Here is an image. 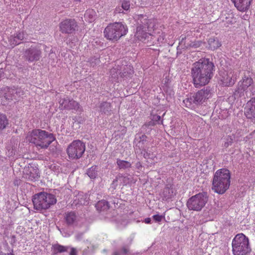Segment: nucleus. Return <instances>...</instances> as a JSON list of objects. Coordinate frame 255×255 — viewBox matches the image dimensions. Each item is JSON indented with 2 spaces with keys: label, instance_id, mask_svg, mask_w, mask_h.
<instances>
[{
  "label": "nucleus",
  "instance_id": "1",
  "mask_svg": "<svg viewBox=\"0 0 255 255\" xmlns=\"http://www.w3.org/2000/svg\"><path fill=\"white\" fill-rule=\"evenodd\" d=\"M214 65L209 59H201L193 64L191 75L196 88L208 84L213 76Z\"/></svg>",
  "mask_w": 255,
  "mask_h": 255
},
{
  "label": "nucleus",
  "instance_id": "2",
  "mask_svg": "<svg viewBox=\"0 0 255 255\" xmlns=\"http://www.w3.org/2000/svg\"><path fill=\"white\" fill-rule=\"evenodd\" d=\"M27 138L30 142L40 148H47L55 139L52 133L40 129H33L29 132Z\"/></svg>",
  "mask_w": 255,
  "mask_h": 255
},
{
  "label": "nucleus",
  "instance_id": "3",
  "mask_svg": "<svg viewBox=\"0 0 255 255\" xmlns=\"http://www.w3.org/2000/svg\"><path fill=\"white\" fill-rule=\"evenodd\" d=\"M231 175L229 170L222 168L215 173L212 181V190L219 194H224L230 185Z\"/></svg>",
  "mask_w": 255,
  "mask_h": 255
},
{
  "label": "nucleus",
  "instance_id": "4",
  "mask_svg": "<svg viewBox=\"0 0 255 255\" xmlns=\"http://www.w3.org/2000/svg\"><path fill=\"white\" fill-rule=\"evenodd\" d=\"M136 19L138 26L135 36L139 40L144 42L154 30V23L152 19H148L145 15H138Z\"/></svg>",
  "mask_w": 255,
  "mask_h": 255
},
{
  "label": "nucleus",
  "instance_id": "5",
  "mask_svg": "<svg viewBox=\"0 0 255 255\" xmlns=\"http://www.w3.org/2000/svg\"><path fill=\"white\" fill-rule=\"evenodd\" d=\"M128 28L127 25L120 22L110 23L105 28V37L112 41H117L122 36L127 34Z\"/></svg>",
  "mask_w": 255,
  "mask_h": 255
},
{
  "label": "nucleus",
  "instance_id": "6",
  "mask_svg": "<svg viewBox=\"0 0 255 255\" xmlns=\"http://www.w3.org/2000/svg\"><path fill=\"white\" fill-rule=\"evenodd\" d=\"M57 200L53 194L46 192H40L35 194L32 198L34 209L42 212L56 204Z\"/></svg>",
  "mask_w": 255,
  "mask_h": 255
},
{
  "label": "nucleus",
  "instance_id": "7",
  "mask_svg": "<svg viewBox=\"0 0 255 255\" xmlns=\"http://www.w3.org/2000/svg\"><path fill=\"white\" fill-rule=\"evenodd\" d=\"M212 95V89L209 87H205L199 90L193 96H190L183 100L185 106L189 108H194L195 106L200 105L210 98Z\"/></svg>",
  "mask_w": 255,
  "mask_h": 255
},
{
  "label": "nucleus",
  "instance_id": "8",
  "mask_svg": "<svg viewBox=\"0 0 255 255\" xmlns=\"http://www.w3.org/2000/svg\"><path fill=\"white\" fill-rule=\"evenodd\" d=\"M232 245L234 255H248L251 251L248 238L242 233L235 236Z\"/></svg>",
  "mask_w": 255,
  "mask_h": 255
},
{
  "label": "nucleus",
  "instance_id": "9",
  "mask_svg": "<svg viewBox=\"0 0 255 255\" xmlns=\"http://www.w3.org/2000/svg\"><path fill=\"white\" fill-rule=\"evenodd\" d=\"M207 201V194L205 192L199 193L188 199L186 205L189 210L200 211L205 206Z\"/></svg>",
  "mask_w": 255,
  "mask_h": 255
},
{
  "label": "nucleus",
  "instance_id": "10",
  "mask_svg": "<svg viewBox=\"0 0 255 255\" xmlns=\"http://www.w3.org/2000/svg\"><path fill=\"white\" fill-rule=\"evenodd\" d=\"M86 149L85 144L80 140H74L67 148V153L69 158L78 159L84 154Z\"/></svg>",
  "mask_w": 255,
  "mask_h": 255
},
{
  "label": "nucleus",
  "instance_id": "11",
  "mask_svg": "<svg viewBox=\"0 0 255 255\" xmlns=\"http://www.w3.org/2000/svg\"><path fill=\"white\" fill-rule=\"evenodd\" d=\"M253 84V79L249 76L245 75L238 83V87L236 89L234 95L235 98L238 99L245 96V92Z\"/></svg>",
  "mask_w": 255,
  "mask_h": 255
},
{
  "label": "nucleus",
  "instance_id": "12",
  "mask_svg": "<svg viewBox=\"0 0 255 255\" xmlns=\"http://www.w3.org/2000/svg\"><path fill=\"white\" fill-rule=\"evenodd\" d=\"M59 30L63 34H70L75 32L78 27L74 19H66L59 23Z\"/></svg>",
  "mask_w": 255,
  "mask_h": 255
},
{
  "label": "nucleus",
  "instance_id": "13",
  "mask_svg": "<svg viewBox=\"0 0 255 255\" xmlns=\"http://www.w3.org/2000/svg\"><path fill=\"white\" fill-rule=\"evenodd\" d=\"M59 108L62 110H74L76 111H81L82 108L79 104L72 99H70L67 96H65L59 100Z\"/></svg>",
  "mask_w": 255,
  "mask_h": 255
},
{
  "label": "nucleus",
  "instance_id": "14",
  "mask_svg": "<svg viewBox=\"0 0 255 255\" xmlns=\"http://www.w3.org/2000/svg\"><path fill=\"white\" fill-rule=\"evenodd\" d=\"M42 52L38 46H31L24 52V59L29 62L38 61L41 57Z\"/></svg>",
  "mask_w": 255,
  "mask_h": 255
},
{
  "label": "nucleus",
  "instance_id": "15",
  "mask_svg": "<svg viewBox=\"0 0 255 255\" xmlns=\"http://www.w3.org/2000/svg\"><path fill=\"white\" fill-rule=\"evenodd\" d=\"M23 177L28 181H35L40 177V173L36 166L29 164L23 171Z\"/></svg>",
  "mask_w": 255,
  "mask_h": 255
},
{
  "label": "nucleus",
  "instance_id": "16",
  "mask_svg": "<svg viewBox=\"0 0 255 255\" xmlns=\"http://www.w3.org/2000/svg\"><path fill=\"white\" fill-rule=\"evenodd\" d=\"M148 137L144 134L140 135L136 134L134 139V143L136 149H139L141 152L145 151L149 147V142L147 140Z\"/></svg>",
  "mask_w": 255,
  "mask_h": 255
},
{
  "label": "nucleus",
  "instance_id": "17",
  "mask_svg": "<svg viewBox=\"0 0 255 255\" xmlns=\"http://www.w3.org/2000/svg\"><path fill=\"white\" fill-rule=\"evenodd\" d=\"M220 76V84L223 86H231L234 84V72L232 70L222 72Z\"/></svg>",
  "mask_w": 255,
  "mask_h": 255
},
{
  "label": "nucleus",
  "instance_id": "18",
  "mask_svg": "<svg viewBox=\"0 0 255 255\" xmlns=\"http://www.w3.org/2000/svg\"><path fill=\"white\" fill-rule=\"evenodd\" d=\"M175 194V191L173 189V185L171 184H168L161 190L159 196L162 200L168 201L173 197Z\"/></svg>",
  "mask_w": 255,
  "mask_h": 255
},
{
  "label": "nucleus",
  "instance_id": "19",
  "mask_svg": "<svg viewBox=\"0 0 255 255\" xmlns=\"http://www.w3.org/2000/svg\"><path fill=\"white\" fill-rule=\"evenodd\" d=\"M245 115L251 120H255V98H251L245 107Z\"/></svg>",
  "mask_w": 255,
  "mask_h": 255
},
{
  "label": "nucleus",
  "instance_id": "20",
  "mask_svg": "<svg viewBox=\"0 0 255 255\" xmlns=\"http://www.w3.org/2000/svg\"><path fill=\"white\" fill-rule=\"evenodd\" d=\"M25 33L23 31H19L11 35L9 38V43L10 46L14 47L21 43L24 39Z\"/></svg>",
  "mask_w": 255,
  "mask_h": 255
},
{
  "label": "nucleus",
  "instance_id": "21",
  "mask_svg": "<svg viewBox=\"0 0 255 255\" xmlns=\"http://www.w3.org/2000/svg\"><path fill=\"white\" fill-rule=\"evenodd\" d=\"M218 20L219 23L225 27H228L235 22L233 15L227 12H222Z\"/></svg>",
  "mask_w": 255,
  "mask_h": 255
},
{
  "label": "nucleus",
  "instance_id": "22",
  "mask_svg": "<svg viewBox=\"0 0 255 255\" xmlns=\"http://www.w3.org/2000/svg\"><path fill=\"white\" fill-rule=\"evenodd\" d=\"M237 8L241 11L248 10L253 0H231Z\"/></svg>",
  "mask_w": 255,
  "mask_h": 255
},
{
  "label": "nucleus",
  "instance_id": "23",
  "mask_svg": "<svg viewBox=\"0 0 255 255\" xmlns=\"http://www.w3.org/2000/svg\"><path fill=\"white\" fill-rule=\"evenodd\" d=\"M131 240L128 244H124L119 251H115L113 255H126L130 254V246L131 244Z\"/></svg>",
  "mask_w": 255,
  "mask_h": 255
},
{
  "label": "nucleus",
  "instance_id": "24",
  "mask_svg": "<svg viewBox=\"0 0 255 255\" xmlns=\"http://www.w3.org/2000/svg\"><path fill=\"white\" fill-rule=\"evenodd\" d=\"M95 207L99 212H102L109 210L110 206L108 201L105 200H101L96 203Z\"/></svg>",
  "mask_w": 255,
  "mask_h": 255
},
{
  "label": "nucleus",
  "instance_id": "25",
  "mask_svg": "<svg viewBox=\"0 0 255 255\" xmlns=\"http://www.w3.org/2000/svg\"><path fill=\"white\" fill-rule=\"evenodd\" d=\"M100 112L106 115H110L112 111V106L110 103L106 101L102 102L99 105Z\"/></svg>",
  "mask_w": 255,
  "mask_h": 255
},
{
  "label": "nucleus",
  "instance_id": "26",
  "mask_svg": "<svg viewBox=\"0 0 255 255\" xmlns=\"http://www.w3.org/2000/svg\"><path fill=\"white\" fill-rule=\"evenodd\" d=\"M64 219L68 225H72L76 221L77 216L74 212H67L65 214Z\"/></svg>",
  "mask_w": 255,
  "mask_h": 255
},
{
  "label": "nucleus",
  "instance_id": "27",
  "mask_svg": "<svg viewBox=\"0 0 255 255\" xmlns=\"http://www.w3.org/2000/svg\"><path fill=\"white\" fill-rule=\"evenodd\" d=\"M117 179H118L120 186L124 187L129 184L132 181V178L128 176H124L122 174H119L117 176Z\"/></svg>",
  "mask_w": 255,
  "mask_h": 255
},
{
  "label": "nucleus",
  "instance_id": "28",
  "mask_svg": "<svg viewBox=\"0 0 255 255\" xmlns=\"http://www.w3.org/2000/svg\"><path fill=\"white\" fill-rule=\"evenodd\" d=\"M209 48L214 50L221 46V43L217 38H210L208 41Z\"/></svg>",
  "mask_w": 255,
  "mask_h": 255
},
{
  "label": "nucleus",
  "instance_id": "29",
  "mask_svg": "<svg viewBox=\"0 0 255 255\" xmlns=\"http://www.w3.org/2000/svg\"><path fill=\"white\" fill-rule=\"evenodd\" d=\"M69 248V247L68 246H63L58 244L52 246L53 252L54 254L66 252Z\"/></svg>",
  "mask_w": 255,
  "mask_h": 255
},
{
  "label": "nucleus",
  "instance_id": "30",
  "mask_svg": "<svg viewBox=\"0 0 255 255\" xmlns=\"http://www.w3.org/2000/svg\"><path fill=\"white\" fill-rule=\"evenodd\" d=\"M117 164L120 169H126L131 167V164L126 160L117 159Z\"/></svg>",
  "mask_w": 255,
  "mask_h": 255
},
{
  "label": "nucleus",
  "instance_id": "31",
  "mask_svg": "<svg viewBox=\"0 0 255 255\" xmlns=\"http://www.w3.org/2000/svg\"><path fill=\"white\" fill-rule=\"evenodd\" d=\"M85 18L89 22H92L95 18V12L93 9L87 10L85 13Z\"/></svg>",
  "mask_w": 255,
  "mask_h": 255
},
{
  "label": "nucleus",
  "instance_id": "32",
  "mask_svg": "<svg viewBox=\"0 0 255 255\" xmlns=\"http://www.w3.org/2000/svg\"><path fill=\"white\" fill-rule=\"evenodd\" d=\"M87 174L90 178H95L97 175V166H93L89 168L87 171Z\"/></svg>",
  "mask_w": 255,
  "mask_h": 255
},
{
  "label": "nucleus",
  "instance_id": "33",
  "mask_svg": "<svg viewBox=\"0 0 255 255\" xmlns=\"http://www.w3.org/2000/svg\"><path fill=\"white\" fill-rule=\"evenodd\" d=\"M203 42L202 41L198 40V41H190V43H188L187 45H184L185 48H197L200 47Z\"/></svg>",
  "mask_w": 255,
  "mask_h": 255
},
{
  "label": "nucleus",
  "instance_id": "34",
  "mask_svg": "<svg viewBox=\"0 0 255 255\" xmlns=\"http://www.w3.org/2000/svg\"><path fill=\"white\" fill-rule=\"evenodd\" d=\"M224 147L227 148L230 145H232L233 141L235 139V135L232 134L231 135H228L225 138Z\"/></svg>",
  "mask_w": 255,
  "mask_h": 255
},
{
  "label": "nucleus",
  "instance_id": "35",
  "mask_svg": "<svg viewBox=\"0 0 255 255\" xmlns=\"http://www.w3.org/2000/svg\"><path fill=\"white\" fill-rule=\"evenodd\" d=\"M7 120L5 115L0 114V129H3L7 125Z\"/></svg>",
  "mask_w": 255,
  "mask_h": 255
},
{
  "label": "nucleus",
  "instance_id": "36",
  "mask_svg": "<svg viewBox=\"0 0 255 255\" xmlns=\"http://www.w3.org/2000/svg\"><path fill=\"white\" fill-rule=\"evenodd\" d=\"M150 119L156 124H163V121H160L161 117L159 115H151Z\"/></svg>",
  "mask_w": 255,
  "mask_h": 255
},
{
  "label": "nucleus",
  "instance_id": "37",
  "mask_svg": "<svg viewBox=\"0 0 255 255\" xmlns=\"http://www.w3.org/2000/svg\"><path fill=\"white\" fill-rule=\"evenodd\" d=\"M130 6V1L128 0H124L122 2V7L126 11L129 9Z\"/></svg>",
  "mask_w": 255,
  "mask_h": 255
},
{
  "label": "nucleus",
  "instance_id": "38",
  "mask_svg": "<svg viewBox=\"0 0 255 255\" xmlns=\"http://www.w3.org/2000/svg\"><path fill=\"white\" fill-rule=\"evenodd\" d=\"M91 67H94L100 63V59L98 58L92 57L89 61Z\"/></svg>",
  "mask_w": 255,
  "mask_h": 255
},
{
  "label": "nucleus",
  "instance_id": "39",
  "mask_svg": "<svg viewBox=\"0 0 255 255\" xmlns=\"http://www.w3.org/2000/svg\"><path fill=\"white\" fill-rule=\"evenodd\" d=\"M155 125H156V123H154V122H153L152 120H151L150 121L148 122H146L145 123L142 127H141V129H142V130H145V128H149V127H152V126H155Z\"/></svg>",
  "mask_w": 255,
  "mask_h": 255
},
{
  "label": "nucleus",
  "instance_id": "40",
  "mask_svg": "<svg viewBox=\"0 0 255 255\" xmlns=\"http://www.w3.org/2000/svg\"><path fill=\"white\" fill-rule=\"evenodd\" d=\"M119 183V181L118 179H117L116 177V178L113 181V182L111 185V188L113 189V190H115L118 187Z\"/></svg>",
  "mask_w": 255,
  "mask_h": 255
},
{
  "label": "nucleus",
  "instance_id": "41",
  "mask_svg": "<svg viewBox=\"0 0 255 255\" xmlns=\"http://www.w3.org/2000/svg\"><path fill=\"white\" fill-rule=\"evenodd\" d=\"M164 218V216H162V215H155L154 216H153V220L156 221V222H160L162 219L163 218Z\"/></svg>",
  "mask_w": 255,
  "mask_h": 255
},
{
  "label": "nucleus",
  "instance_id": "42",
  "mask_svg": "<svg viewBox=\"0 0 255 255\" xmlns=\"http://www.w3.org/2000/svg\"><path fill=\"white\" fill-rule=\"evenodd\" d=\"M110 74L112 75V77L116 78L118 76L117 71L116 69L113 68L110 70Z\"/></svg>",
  "mask_w": 255,
  "mask_h": 255
},
{
  "label": "nucleus",
  "instance_id": "43",
  "mask_svg": "<svg viewBox=\"0 0 255 255\" xmlns=\"http://www.w3.org/2000/svg\"><path fill=\"white\" fill-rule=\"evenodd\" d=\"M115 13H124V9L122 6H117L115 9Z\"/></svg>",
  "mask_w": 255,
  "mask_h": 255
},
{
  "label": "nucleus",
  "instance_id": "44",
  "mask_svg": "<svg viewBox=\"0 0 255 255\" xmlns=\"http://www.w3.org/2000/svg\"><path fill=\"white\" fill-rule=\"evenodd\" d=\"M70 255H77V251L75 248H71Z\"/></svg>",
  "mask_w": 255,
  "mask_h": 255
},
{
  "label": "nucleus",
  "instance_id": "45",
  "mask_svg": "<svg viewBox=\"0 0 255 255\" xmlns=\"http://www.w3.org/2000/svg\"><path fill=\"white\" fill-rule=\"evenodd\" d=\"M16 243V238L14 235L11 236V244L14 245Z\"/></svg>",
  "mask_w": 255,
  "mask_h": 255
},
{
  "label": "nucleus",
  "instance_id": "46",
  "mask_svg": "<svg viewBox=\"0 0 255 255\" xmlns=\"http://www.w3.org/2000/svg\"><path fill=\"white\" fill-rule=\"evenodd\" d=\"M250 90L253 95L255 94V86L252 85Z\"/></svg>",
  "mask_w": 255,
  "mask_h": 255
},
{
  "label": "nucleus",
  "instance_id": "47",
  "mask_svg": "<svg viewBox=\"0 0 255 255\" xmlns=\"http://www.w3.org/2000/svg\"><path fill=\"white\" fill-rule=\"evenodd\" d=\"M151 222V219L149 218H147L145 219V223L147 224H149Z\"/></svg>",
  "mask_w": 255,
  "mask_h": 255
},
{
  "label": "nucleus",
  "instance_id": "48",
  "mask_svg": "<svg viewBox=\"0 0 255 255\" xmlns=\"http://www.w3.org/2000/svg\"><path fill=\"white\" fill-rule=\"evenodd\" d=\"M145 153H144L143 154V156L145 158H149V154L148 153H147V152L146 151V150L145 151H144Z\"/></svg>",
  "mask_w": 255,
  "mask_h": 255
},
{
  "label": "nucleus",
  "instance_id": "49",
  "mask_svg": "<svg viewBox=\"0 0 255 255\" xmlns=\"http://www.w3.org/2000/svg\"><path fill=\"white\" fill-rule=\"evenodd\" d=\"M4 97L6 99H7V100H12V97H8L7 95H5L4 96Z\"/></svg>",
  "mask_w": 255,
  "mask_h": 255
},
{
  "label": "nucleus",
  "instance_id": "50",
  "mask_svg": "<svg viewBox=\"0 0 255 255\" xmlns=\"http://www.w3.org/2000/svg\"><path fill=\"white\" fill-rule=\"evenodd\" d=\"M185 39V37H182V39H181V41L180 42V44H182L183 43L184 40Z\"/></svg>",
  "mask_w": 255,
  "mask_h": 255
},
{
  "label": "nucleus",
  "instance_id": "51",
  "mask_svg": "<svg viewBox=\"0 0 255 255\" xmlns=\"http://www.w3.org/2000/svg\"><path fill=\"white\" fill-rule=\"evenodd\" d=\"M18 180H15L14 181V184L15 185H18Z\"/></svg>",
  "mask_w": 255,
  "mask_h": 255
},
{
  "label": "nucleus",
  "instance_id": "52",
  "mask_svg": "<svg viewBox=\"0 0 255 255\" xmlns=\"http://www.w3.org/2000/svg\"><path fill=\"white\" fill-rule=\"evenodd\" d=\"M145 128V130H142V129H141V131H142L145 132L146 133H147V132H148L147 131V128Z\"/></svg>",
  "mask_w": 255,
  "mask_h": 255
},
{
  "label": "nucleus",
  "instance_id": "53",
  "mask_svg": "<svg viewBox=\"0 0 255 255\" xmlns=\"http://www.w3.org/2000/svg\"><path fill=\"white\" fill-rule=\"evenodd\" d=\"M74 0L76 1L82 2L83 0Z\"/></svg>",
  "mask_w": 255,
  "mask_h": 255
},
{
  "label": "nucleus",
  "instance_id": "54",
  "mask_svg": "<svg viewBox=\"0 0 255 255\" xmlns=\"http://www.w3.org/2000/svg\"><path fill=\"white\" fill-rule=\"evenodd\" d=\"M8 255H14L13 254H12V253H10L9 254V253H7V254Z\"/></svg>",
  "mask_w": 255,
  "mask_h": 255
},
{
  "label": "nucleus",
  "instance_id": "55",
  "mask_svg": "<svg viewBox=\"0 0 255 255\" xmlns=\"http://www.w3.org/2000/svg\"><path fill=\"white\" fill-rule=\"evenodd\" d=\"M222 110H223V111H225V112H227V109H226H226H223Z\"/></svg>",
  "mask_w": 255,
  "mask_h": 255
},
{
  "label": "nucleus",
  "instance_id": "56",
  "mask_svg": "<svg viewBox=\"0 0 255 255\" xmlns=\"http://www.w3.org/2000/svg\"><path fill=\"white\" fill-rule=\"evenodd\" d=\"M11 92H12V94H13V93H14V90H12L11 91Z\"/></svg>",
  "mask_w": 255,
  "mask_h": 255
},
{
  "label": "nucleus",
  "instance_id": "57",
  "mask_svg": "<svg viewBox=\"0 0 255 255\" xmlns=\"http://www.w3.org/2000/svg\"><path fill=\"white\" fill-rule=\"evenodd\" d=\"M150 131V128H149V130H148V132H149Z\"/></svg>",
  "mask_w": 255,
  "mask_h": 255
},
{
  "label": "nucleus",
  "instance_id": "58",
  "mask_svg": "<svg viewBox=\"0 0 255 255\" xmlns=\"http://www.w3.org/2000/svg\"><path fill=\"white\" fill-rule=\"evenodd\" d=\"M150 131V128H149V130H148V132H149Z\"/></svg>",
  "mask_w": 255,
  "mask_h": 255
},
{
  "label": "nucleus",
  "instance_id": "59",
  "mask_svg": "<svg viewBox=\"0 0 255 255\" xmlns=\"http://www.w3.org/2000/svg\"><path fill=\"white\" fill-rule=\"evenodd\" d=\"M150 131V128H149V130H148V132H149Z\"/></svg>",
  "mask_w": 255,
  "mask_h": 255
}]
</instances>
